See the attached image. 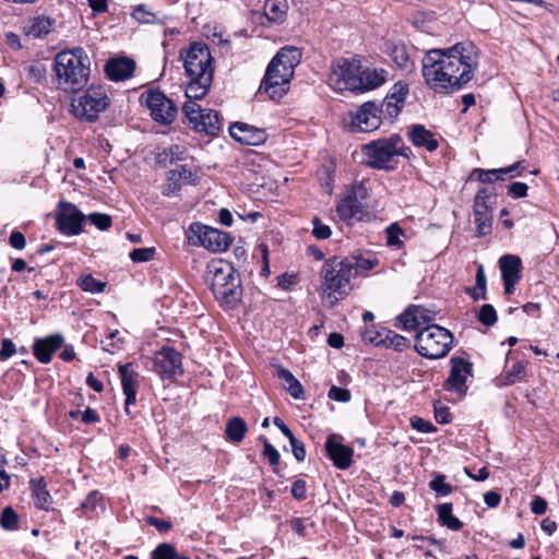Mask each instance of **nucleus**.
<instances>
[{
	"instance_id": "1",
	"label": "nucleus",
	"mask_w": 559,
	"mask_h": 559,
	"mask_svg": "<svg viewBox=\"0 0 559 559\" xmlns=\"http://www.w3.org/2000/svg\"><path fill=\"white\" fill-rule=\"evenodd\" d=\"M423 76L436 93L460 90L474 78L479 63L478 48L472 41L444 49H431L424 56Z\"/></svg>"
},
{
	"instance_id": "2",
	"label": "nucleus",
	"mask_w": 559,
	"mask_h": 559,
	"mask_svg": "<svg viewBox=\"0 0 559 559\" xmlns=\"http://www.w3.org/2000/svg\"><path fill=\"white\" fill-rule=\"evenodd\" d=\"M90 66V58L81 47L58 52L53 61L58 88L68 93L80 92L88 82Z\"/></svg>"
},
{
	"instance_id": "3",
	"label": "nucleus",
	"mask_w": 559,
	"mask_h": 559,
	"mask_svg": "<svg viewBox=\"0 0 559 559\" xmlns=\"http://www.w3.org/2000/svg\"><path fill=\"white\" fill-rule=\"evenodd\" d=\"M366 164L376 169L393 170L397 165V157H408L409 147L404 146L400 135L394 134L388 139L372 141L362 146Z\"/></svg>"
},
{
	"instance_id": "4",
	"label": "nucleus",
	"mask_w": 559,
	"mask_h": 559,
	"mask_svg": "<svg viewBox=\"0 0 559 559\" xmlns=\"http://www.w3.org/2000/svg\"><path fill=\"white\" fill-rule=\"evenodd\" d=\"M355 263L350 259L335 257L328 260L321 270L323 290L326 299L333 306L337 301L335 294L345 296L350 288V278L354 275Z\"/></svg>"
},
{
	"instance_id": "5",
	"label": "nucleus",
	"mask_w": 559,
	"mask_h": 559,
	"mask_svg": "<svg viewBox=\"0 0 559 559\" xmlns=\"http://www.w3.org/2000/svg\"><path fill=\"white\" fill-rule=\"evenodd\" d=\"M211 289L217 301L224 307L235 308L242 296L241 281L230 264L213 265Z\"/></svg>"
},
{
	"instance_id": "6",
	"label": "nucleus",
	"mask_w": 559,
	"mask_h": 559,
	"mask_svg": "<svg viewBox=\"0 0 559 559\" xmlns=\"http://www.w3.org/2000/svg\"><path fill=\"white\" fill-rule=\"evenodd\" d=\"M453 340L449 330L438 324H430L416 334L415 349L425 358L439 359L450 352Z\"/></svg>"
},
{
	"instance_id": "7",
	"label": "nucleus",
	"mask_w": 559,
	"mask_h": 559,
	"mask_svg": "<svg viewBox=\"0 0 559 559\" xmlns=\"http://www.w3.org/2000/svg\"><path fill=\"white\" fill-rule=\"evenodd\" d=\"M110 104L106 90L102 85H91L71 100V112L82 121L94 122Z\"/></svg>"
},
{
	"instance_id": "8",
	"label": "nucleus",
	"mask_w": 559,
	"mask_h": 559,
	"mask_svg": "<svg viewBox=\"0 0 559 559\" xmlns=\"http://www.w3.org/2000/svg\"><path fill=\"white\" fill-rule=\"evenodd\" d=\"M187 237L191 245L202 246L213 252L225 251L231 243L229 234L200 223L189 226Z\"/></svg>"
},
{
	"instance_id": "9",
	"label": "nucleus",
	"mask_w": 559,
	"mask_h": 559,
	"mask_svg": "<svg viewBox=\"0 0 559 559\" xmlns=\"http://www.w3.org/2000/svg\"><path fill=\"white\" fill-rule=\"evenodd\" d=\"M187 76H200L201 73L211 74L213 78V58L206 44L192 43L187 50L180 52Z\"/></svg>"
},
{
	"instance_id": "10",
	"label": "nucleus",
	"mask_w": 559,
	"mask_h": 559,
	"mask_svg": "<svg viewBox=\"0 0 559 559\" xmlns=\"http://www.w3.org/2000/svg\"><path fill=\"white\" fill-rule=\"evenodd\" d=\"M359 68V60H349L344 58L337 60L333 63L332 71L329 76L330 84L335 90L356 92Z\"/></svg>"
},
{
	"instance_id": "11",
	"label": "nucleus",
	"mask_w": 559,
	"mask_h": 559,
	"mask_svg": "<svg viewBox=\"0 0 559 559\" xmlns=\"http://www.w3.org/2000/svg\"><path fill=\"white\" fill-rule=\"evenodd\" d=\"M294 73L284 76V67L276 63L271 72V63L267 66L265 75L260 84L259 93L267 95L271 99L282 98L288 91V84Z\"/></svg>"
},
{
	"instance_id": "12",
	"label": "nucleus",
	"mask_w": 559,
	"mask_h": 559,
	"mask_svg": "<svg viewBox=\"0 0 559 559\" xmlns=\"http://www.w3.org/2000/svg\"><path fill=\"white\" fill-rule=\"evenodd\" d=\"M86 216L72 203L61 201L58 204L56 222L60 233L73 236L83 230Z\"/></svg>"
},
{
	"instance_id": "13",
	"label": "nucleus",
	"mask_w": 559,
	"mask_h": 559,
	"mask_svg": "<svg viewBox=\"0 0 559 559\" xmlns=\"http://www.w3.org/2000/svg\"><path fill=\"white\" fill-rule=\"evenodd\" d=\"M145 104L151 110L152 118L163 124L171 123L177 115V107L171 99L160 91H150L145 96Z\"/></svg>"
},
{
	"instance_id": "14",
	"label": "nucleus",
	"mask_w": 559,
	"mask_h": 559,
	"mask_svg": "<svg viewBox=\"0 0 559 559\" xmlns=\"http://www.w3.org/2000/svg\"><path fill=\"white\" fill-rule=\"evenodd\" d=\"M381 110L374 102L364 103L358 110L352 115L353 129L360 132H371L380 127Z\"/></svg>"
},
{
	"instance_id": "15",
	"label": "nucleus",
	"mask_w": 559,
	"mask_h": 559,
	"mask_svg": "<svg viewBox=\"0 0 559 559\" xmlns=\"http://www.w3.org/2000/svg\"><path fill=\"white\" fill-rule=\"evenodd\" d=\"M153 361L154 370L162 378L169 379L182 372L181 355L174 348L163 347L155 354Z\"/></svg>"
},
{
	"instance_id": "16",
	"label": "nucleus",
	"mask_w": 559,
	"mask_h": 559,
	"mask_svg": "<svg viewBox=\"0 0 559 559\" xmlns=\"http://www.w3.org/2000/svg\"><path fill=\"white\" fill-rule=\"evenodd\" d=\"M490 195L491 192L488 189L481 188L474 199V217L477 224L478 236H485L491 230L492 214L487 204V200Z\"/></svg>"
},
{
	"instance_id": "17",
	"label": "nucleus",
	"mask_w": 559,
	"mask_h": 559,
	"mask_svg": "<svg viewBox=\"0 0 559 559\" xmlns=\"http://www.w3.org/2000/svg\"><path fill=\"white\" fill-rule=\"evenodd\" d=\"M341 440L342 436L340 435H329L325 441V450L334 466L340 469H347L352 465L354 450L344 445Z\"/></svg>"
},
{
	"instance_id": "18",
	"label": "nucleus",
	"mask_w": 559,
	"mask_h": 559,
	"mask_svg": "<svg viewBox=\"0 0 559 559\" xmlns=\"http://www.w3.org/2000/svg\"><path fill=\"white\" fill-rule=\"evenodd\" d=\"M472 373V364L462 357L451 358L450 376L444 383L447 390H453L459 393L466 392V376Z\"/></svg>"
},
{
	"instance_id": "19",
	"label": "nucleus",
	"mask_w": 559,
	"mask_h": 559,
	"mask_svg": "<svg viewBox=\"0 0 559 559\" xmlns=\"http://www.w3.org/2000/svg\"><path fill=\"white\" fill-rule=\"evenodd\" d=\"M233 139L245 145L257 146L265 142L266 133L263 129L255 128L245 122H235L229 127Z\"/></svg>"
},
{
	"instance_id": "20",
	"label": "nucleus",
	"mask_w": 559,
	"mask_h": 559,
	"mask_svg": "<svg viewBox=\"0 0 559 559\" xmlns=\"http://www.w3.org/2000/svg\"><path fill=\"white\" fill-rule=\"evenodd\" d=\"M122 390L126 395L124 409L129 413L130 405L136 401V388L139 385V373L131 369V364L119 365Z\"/></svg>"
},
{
	"instance_id": "21",
	"label": "nucleus",
	"mask_w": 559,
	"mask_h": 559,
	"mask_svg": "<svg viewBox=\"0 0 559 559\" xmlns=\"http://www.w3.org/2000/svg\"><path fill=\"white\" fill-rule=\"evenodd\" d=\"M64 342L61 334H53L45 338H37L33 345L34 356L41 362H50L53 353L59 349Z\"/></svg>"
},
{
	"instance_id": "22",
	"label": "nucleus",
	"mask_w": 559,
	"mask_h": 559,
	"mask_svg": "<svg viewBox=\"0 0 559 559\" xmlns=\"http://www.w3.org/2000/svg\"><path fill=\"white\" fill-rule=\"evenodd\" d=\"M135 62L129 58H114L105 64V73L109 80L119 82L133 75Z\"/></svg>"
},
{
	"instance_id": "23",
	"label": "nucleus",
	"mask_w": 559,
	"mask_h": 559,
	"mask_svg": "<svg viewBox=\"0 0 559 559\" xmlns=\"http://www.w3.org/2000/svg\"><path fill=\"white\" fill-rule=\"evenodd\" d=\"M388 72L383 69L362 68L360 66L356 82V92H365L377 88L386 80Z\"/></svg>"
},
{
	"instance_id": "24",
	"label": "nucleus",
	"mask_w": 559,
	"mask_h": 559,
	"mask_svg": "<svg viewBox=\"0 0 559 559\" xmlns=\"http://www.w3.org/2000/svg\"><path fill=\"white\" fill-rule=\"evenodd\" d=\"M433 320L430 311L419 307H408L400 317L399 321L402 323V328L407 331L416 330L420 324L427 323Z\"/></svg>"
},
{
	"instance_id": "25",
	"label": "nucleus",
	"mask_w": 559,
	"mask_h": 559,
	"mask_svg": "<svg viewBox=\"0 0 559 559\" xmlns=\"http://www.w3.org/2000/svg\"><path fill=\"white\" fill-rule=\"evenodd\" d=\"M300 59L301 52L298 48L293 46L283 47L271 60V72L276 63H281L284 67V76H287L289 73H294L295 67L299 63Z\"/></svg>"
},
{
	"instance_id": "26",
	"label": "nucleus",
	"mask_w": 559,
	"mask_h": 559,
	"mask_svg": "<svg viewBox=\"0 0 559 559\" xmlns=\"http://www.w3.org/2000/svg\"><path fill=\"white\" fill-rule=\"evenodd\" d=\"M407 135L415 146L424 147L429 152L436 151L439 146V142L435 138V134L423 124H413L409 128Z\"/></svg>"
},
{
	"instance_id": "27",
	"label": "nucleus",
	"mask_w": 559,
	"mask_h": 559,
	"mask_svg": "<svg viewBox=\"0 0 559 559\" xmlns=\"http://www.w3.org/2000/svg\"><path fill=\"white\" fill-rule=\"evenodd\" d=\"M340 218L348 224L361 221L366 214V205L360 201L344 198L336 207Z\"/></svg>"
},
{
	"instance_id": "28",
	"label": "nucleus",
	"mask_w": 559,
	"mask_h": 559,
	"mask_svg": "<svg viewBox=\"0 0 559 559\" xmlns=\"http://www.w3.org/2000/svg\"><path fill=\"white\" fill-rule=\"evenodd\" d=\"M190 79L186 87V96L189 100L201 99L204 97L212 84L211 74L201 73L200 76H188Z\"/></svg>"
},
{
	"instance_id": "29",
	"label": "nucleus",
	"mask_w": 559,
	"mask_h": 559,
	"mask_svg": "<svg viewBox=\"0 0 559 559\" xmlns=\"http://www.w3.org/2000/svg\"><path fill=\"white\" fill-rule=\"evenodd\" d=\"M524 168L525 167L523 166V162H518L509 167L499 168V169L484 170L480 168H475L472 171L471 177L476 178L477 180H479L483 183H489V182H492V181H496L499 179H503L502 175H509V174H512L514 170L524 169Z\"/></svg>"
},
{
	"instance_id": "30",
	"label": "nucleus",
	"mask_w": 559,
	"mask_h": 559,
	"mask_svg": "<svg viewBox=\"0 0 559 559\" xmlns=\"http://www.w3.org/2000/svg\"><path fill=\"white\" fill-rule=\"evenodd\" d=\"M384 47L385 52L389 53L399 68L407 71H412L414 69V63L411 61L408 51L404 44L386 41Z\"/></svg>"
},
{
	"instance_id": "31",
	"label": "nucleus",
	"mask_w": 559,
	"mask_h": 559,
	"mask_svg": "<svg viewBox=\"0 0 559 559\" xmlns=\"http://www.w3.org/2000/svg\"><path fill=\"white\" fill-rule=\"evenodd\" d=\"M29 485L35 506L46 511L49 510L52 503V498L46 489L47 484L45 479L43 477L38 479H31Z\"/></svg>"
},
{
	"instance_id": "32",
	"label": "nucleus",
	"mask_w": 559,
	"mask_h": 559,
	"mask_svg": "<svg viewBox=\"0 0 559 559\" xmlns=\"http://www.w3.org/2000/svg\"><path fill=\"white\" fill-rule=\"evenodd\" d=\"M499 266L502 274V280L520 281L522 261L520 257L513 254H504L499 259Z\"/></svg>"
},
{
	"instance_id": "33",
	"label": "nucleus",
	"mask_w": 559,
	"mask_h": 559,
	"mask_svg": "<svg viewBox=\"0 0 559 559\" xmlns=\"http://www.w3.org/2000/svg\"><path fill=\"white\" fill-rule=\"evenodd\" d=\"M222 128V121L218 112L207 109L204 110L202 118L194 124V130L198 132H204L207 135H215Z\"/></svg>"
},
{
	"instance_id": "34",
	"label": "nucleus",
	"mask_w": 559,
	"mask_h": 559,
	"mask_svg": "<svg viewBox=\"0 0 559 559\" xmlns=\"http://www.w3.org/2000/svg\"><path fill=\"white\" fill-rule=\"evenodd\" d=\"M132 17L142 24H165L167 16L165 14L154 13L148 10L145 4L136 5L132 13Z\"/></svg>"
},
{
	"instance_id": "35",
	"label": "nucleus",
	"mask_w": 559,
	"mask_h": 559,
	"mask_svg": "<svg viewBox=\"0 0 559 559\" xmlns=\"http://www.w3.org/2000/svg\"><path fill=\"white\" fill-rule=\"evenodd\" d=\"M438 521L442 526L451 531H460L463 523L452 514V503H442L437 506Z\"/></svg>"
},
{
	"instance_id": "36",
	"label": "nucleus",
	"mask_w": 559,
	"mask_h": 559,
	"mask_svg": "<svg viewBox=\"0 0 559 559\" xmlns=\"http://www.w3.org/2000/svg\"><path fill=\"white\" fill-rule=\"evenodd\" d=\"M264 14L272 22H283L287 13L286 0H266L264 3Z\"/></svg>"
},
{
	"instance_id": "37",
	"label": "nucleus",
	"mask_w": 559,
	"mask_h": 559,
	"mask_svg": "<svg viewBox=\"0 0 559 559\" xmlns=\"http://www.w3.org/2000/svg\"><path fill=\"white\" fill-rule=\"evenodd\" d=\"M277 377L283 381L285 390L294 397L301 399L304 389L300 382L293 376L290 371L284 368L277 369Z\"/></svg>"
},
{
	"instance_id": "38",
	"label": "nucleus",
	"mask_w": 559,
	"mask_h": 559,
	"mask_svg": "<svg viewBox=\"0 0 559 559\" xmlns=\"http://www.w3.org/2000/svg\"><path fill=\"white\" fill-rule=\"evenodd\" d=\"M248 431L246 421L240 417H233L227 421L226 425V437L233 442H240L243 440Z\"/></svg>"
},
{
	"instance_id": "39",
	"label": "nucleus",
	"mask_w": 559,
	"mask_h": 559,
	"mask_svg": "<svg viewBox=\"0 0 559 559\" xmlns=\"http://www.w3.org/2000/svg\"><path fill=\"white\" fill-rule=\"evenodd\" d=\"M52 22L49 17L38 16L33 19L31 25L27 27L26 35L34 38L47 35L51 31Z\"/></svg>"
},
{
	"instance_id": "40",
	"label": "nucleus",
	"mask_w": 559,
	"mask_h": 559,
	"mask_svg": "<svg viewBox=\"0 0 559 559\" xmlns=\"http://www.w3.org/2000/svg\"><path fill=\"white\" fill-rule=\"evenodd\" d=\"M384 341L385 343L382 344L383 347L386 348H393L397 352H403L409 346V341L391 330H384Z\"/></svg>"
},
{
	"instance_id": "41",
	"label": "nucleus",
	"mask_w": 559,
	"mask_h": 559,
	"mask_svg": "<svg viewBox=\"0 0 559 559\" xmlns=\"http://www.w3.org/2000/svg\"><path fill=\"white\" fill-rule=\"evenodd\" d=\"M525 376V364L523 361H516L506 371L502 383L504 385H511L522 380Z\"/></svg>"
},
{
	"instance_id": "42",
	"label": "nucleus",
	"mask_w": 559,
	"mask_h": 559,
	"mask_svg": "<svg viewBox=\"0 0 559 559\" xmlns=\"http://www.w3.org/2000/svg\"><path fill=\"white\" fill-rule=\"evenodd\" d=\"M152 559H190L177 552L176 548L167 543L159 544L151 555Z\"/></svg>"
},
{
	"instance_id": "43",
	"label": "nucleus",
	"mask_w": 559,
	"mask_h": 559,
	"mask_svg": "<svg viewBox=\"0 0 559 559\" xmlns=\"http://www.w3.org/2000/svg\"><path fill=\"white\" fill-rule=\"evenodd\" d=\"M182 112L191 128L194 129V124H197L198 120L202 118L204 109H202L195 102L187 100L182 106Z\"/></svg>"
},
{
	"instance_id": "44",
	"label": "nucleus",
	"mask_w": 559,
	"mask_h": 559,
	"mask_svg": "<svg viewBox=\"0 0 559 559\" xmlns=\"http://www.w3.org/2000/svg\"><path fill=\"white\" fill-rule=\"evenodd\" d=\"M168 181L195 183V175L185 165H179L168 173Z\"/></svg>"
},
{
	"instance_id": "45",
	"label": "nucleus",
	"mask_w": 559,
	"mask_h": 559,
	"mask_svg": "<svg viewBox=\"0 0 559 559\" xmlns=\"http://www.w3.org/2000/svg\"><path fill=\"white\" fill-rule=\"evenodd\" d=\"M78 285L88 293H100L104 290L106 283L95 280L92 275H84L78 280Z\"/></svg>"
},
{
	"instance_id": "46",
	"label": "nucleus",
	"mask_w": 559,
	"mask_h": 559,
	"mask_svg": "<svg viewBox=\"0 0 559 559\" xmlns=\"http://www.w3.org/2000/svg\"><path fill=\"white\" fill-rule=\"evenodd\" d=\"M0 525L8 531L16 530L19 526V515L11 507L3 509L0 519Z\"/></svg>"
},
{
	"instance_id": "47",
	"label": "nucleus",
	"mask_w": 559,
	"mask_h": 559,
	"mask_svg": "<svg viewBox=\"0 0 559 559\" xmlns=\"http://www.w3.org/2000/svg\"><path fill=\"white\" fill-rule=\"evenodd\" d=\"M385 233L386 245L389 247L401 248L403 246V241L400 239V237L404 235V231L397 223H392L389 227H386Z\"/></svg>"
},
{
	"instance_id": "48",
	"label": "nucleus",
	"mask_w": 559,
	"mask_h": 559,
	"mask_svg": "<svg viewBox=\"0 0 559 559\" xmlns=\"http://www.w3.org/2000/svg\"><path fill=\"white\" fill-rule=\"evenodd\" d=\"M408 84L402 81L396 82L389 94L386 95L389 99L400 103V105L405 104L406 96L408 95Z\"/></svg>"
},
{
	"instance_id": "49",
	"label": "nucleus",
	"mask_w": 559,
	"mask_h": 559,
	"mask_svg": "<svg viewBox=\"0 0 559 559\" xmlns=\"http://www.w3.org/2000/svg\"><path fill=\"white\" fill-rule=\"evenodd\" d=\"M429 488L438 496H448L452 492L453 488L450 484L445 483V476L442 474L436 475V477L429 483Z\"/></svg>"
},
{
	"instance_id": "50",
	"label": "nucleus",
	"mask_w": 559,
	"mask_h": 559,
	"mask_svg": "<svg viewBox=\"0 0 559 559\" xmlns=\"http://www.w3.org/2000/svg\"><path fill=\"white\" fill-rule=\"evenodd\" d=\"M497 312L491 305L485 304L480 307L478 312V320L484 325L491 326L497 322Z\"/></svg>"
},
{
	"instance_id": "51",
	"label": "nucleus",
	"mask_w": 559,
	"mask_h": 559,
	"mask_svg": "<svg viewBox=\"0 0 559 559\" xmlns=\"http://www.w3.org/2000/svg\"><path fill=\"white\" fill-rule=\"evenodd\" d=\"M403 108V105H400V103L389 99L386 96L381 105L379 106V110H381V115L385 114L390 118L394 119L399 116Z\"/></svg>"
},
{
	"instance_id": "52",
	"label": "nucleus",
	"mask_w": 559,
	"mask_h": 559,
	"mask_svg": "<svg viewBox=\"0 0 559 559\" xmlns=\"http://www.w3.org/2000/svg\"><path fill=\"white\" fill-rule=\"evenodd\" d=\"M185 148L179 145H171L158 155L159 162H166L169 158L170 163L183 159Z\"/></svg>"
},
{
	"instance_id": "53",
	"label": "nucleus",
	"mask_w": 559,
	"mask_h": 559,
	"mask_svg": "<svg viewBox=\"0 0 559 559\" xmlns=\"http://www.w3.org/2000/svg\"><path fill=\"white\" fill-rule=\"evenodd\" d=\"M155 255V248H138L130 252V259L133 262H148L153 260Z\"/></svg>"
},
{
	"instance_id": "54",
	"label": "nucleus",
	"mask_w": 559,
	"mask_h": 559,
	"mask_svg": "<svg viewBox=\"0 0 559 559\" xmlns=\"http://www.w3.org/2000/svg\"><path fill=\"white\" fill-rule=\"evenodd\" d=\"M260 440L263 442V456L267 459L271 465H277L281 457L278 451L267 441L264 436H261Z\"/></svg>"
},
{
	"instance_id": "55",
	"label": "nucleus",
	"mask_w": 559,
	"mask_h": 559,
	"mask_svg": "<svg viewBox=\"0 0 559 559\" xmlns=\"http://www.w3.org/2000/svg\"><path fill=\"white\" fill-rule=\"evenodd\" d=\"M86 218L100 230H107L111 226V217L107 214L92 213Z\"/></svg>"
},
{
	"instance_id": "56",
	"label": "nucleus",
	"mask_w": 559,
	"mask_h": 559,
	"mask_svg": "<svg viewBox=\"0 0 559 559\" xmlns=\"http://www.w3.org/2000/svg\"><path fill=\"white\" fill-rule=\"evenodd\" d=\"M384 330H366L362 332V338L365 342L373 344L376 346H382L384 341Z\"/></svg>"
},
{
	"instance_id": "57",
	"label": "nucleus",
	"mask_w": 559,
	"mask_h": 559,
	"mask_svg": "<svg viewBox=\"0 0 559 559\" xmlns=\"http://www.w3.org/2000/svg\"><path fill=\"white\" fill-rule=\"evenodd\" d=\"M312 234L317 239L323 240L331 236V228L328 225H324L319 217H314L312 219Z\"/></svg>"
},
{
	"instance_id": "58",
	"label": "nucleus",
	"mask_w": 559,
	"mask_h": 559,
	"mask_svg": "<svg viewBox=\"0 0 559 559\" xmlns=\"http://www.w3.org/2000/svg\"><path fill=\"white\" fill-rule=\"evenodd\" d=\"M368 197V188L365 182H356L353 185L352 192L347 195L348 199L362 202Z\"/></svg>"
},
{
	"instance_id": "59",
	"label": "nucleus",
	"mask_w": 559,
	"mask_h": 559,
	"mask_svg": "<svg viewBox=\"0 0 559 559\" xmlns=\"http://www.w3.org/2000/svg\"><path fill=\"white\" fill-rule=\"evenodd\" d=\"M329 397L331 400L337 401V402H349L350 400V392L347 389L338 388L336 385H332V388L329 391Z\"/></svg>"
},
{
	"instance_id": "60",
	"label": "nucleus",
	"mask_w": 559,
	"mask_h": 559,
	"mask_svg": "<svg viewBox=\"0 0 559 559\" xmlns=\"http://www.w3.org/2000/svg\"><path fill=\"white\" fill-rule=\"evenodd\" d=\"M289 443L292 445V451H293L295 459L298 462H302L306 457L305 444L295 437L289 439Z\"/></svg>"
},
{
	"instance_id": "61",
	"label": "nucleus",
	"mask_w": 559,
	"mask_h": 559,
	"mask_svg": "<svg viewBox=\"0 0 559 559\" xmlns=\"http://www.w3.org/2000/svg\"><path fill=\"white\" fill-rule=\"evenodd\" d=\"M412 427L420 432H432L436 430L435 426L420 417H413L411 419Z\"/></svg>"
},
{
	"instance_id": "62",
	"label": "nucleus",
	"mask_w": 559,
	"mask_h": 559,
	"mask_svg": "<svg viewBox=\"0 0 559 559\" xmlns=\"http://www.w3.org/2000/svg\"><path fill=\"white\" fill-rule=\"evenodd\" d=\"M15 353V345L10 338H3L0 349V360H5Z\"/></svg>"
},
{
	"instance_id": "63",
	"label": "nucleus",
	"mask_w": 559,
	"mask_h": 559,
	"mask_svg": "<svg viewBox=\"0 0 559 559\" xmlns=\"http://www.w3.org/2000/svg\"><path fill=\"white\" fill-rule=\"evenodd\" d=\"M527 189L524 182H513L509 185L508 192L514 198H524L527 194Z\"/></svg>"
},
{
	"instance_id": "64",
	"label": "nucleus",
	"mask_w": 559,
	"mask_h": 559,
	"mask_svg": "<svg viewBox=\"0 0 559 559\" xmlns=\"http://www.w3.org/2000/svg\"><path fill=\"white\" fill-rule=\"evenodd\" d=\"M292 495L297 500H304L307 496L306 483L301 479L295 480L292 486Z\"/></svg>"
}]
</instances>
